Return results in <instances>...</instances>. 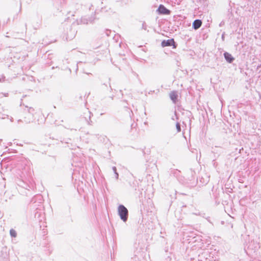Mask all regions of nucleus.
Returning <instances> with one entry per match:
<instances>
[{"label":"nucleus","instance_id":"f257e3e1","mask_svg":"<svg viewBox=\"0 0 261 261\" xmlns=\"http://www.w3.org/2000/svg\"><path fill=\"white\" fill-rule=\"evenodd\" d=\"M118 213L121 219L126 222L127 219L128 211L127 208L123 205H120L118 207Z\"/></svg>","mask_w":261,"mask_h":261},{"label":"nucleus","instance_id":"f03ea898","mask_svg":"<svg viewBox=\"0 0 261 261\" xmlns=\"http://www.w3.org/2000/svg\"><path fill=\"white\" fill-rule=\"evenodd\" d=\"M158 12L159 13L161 14H166L168 15L170 14V11L166 9L163 5H160L159 8L158 9Z\"/></svg>","mask_w":261,"mask_h":261},{"label":"nucleus","instance_id":"7ed1b4c3","mask_svg":"<svg viewBox=\"0 0 261 261\" xmlns=\"http://www.w3.org/2000/svg\"><path fill=\"white\" fill-rule=\"evenodd\" d=\"M174 44V41L173 39H169L167 40H164L162 42V46L163 47L165 46H169L173 45Z\"/></svg>","mask_w":261,"mask_h":261},{"label":"nucleus","instance_id":"20e7f679","mask_svg":"<svg viewBox=\"0 0 261 261\" xmlns=\"http://www.w3.org/2000/svg\"><path fill=\"white\" fill-rule=\"evenodd\" d=\"M224 56L225 60L228 63H230L234 60V58L232 57L231 55L228 53H225L224 54Z\"/></svg>","mask_w":261,"mask_h":261},{"label":"nucleus","instance_id":"39448f33","mask_svg":"<svg viewBox=\"0 0 261 261\" xmlns=\"http://www.w3.org/2000/svg\"><path fill=\"white\" fill-rule=\"evenodd\" d=\"M202 24V22L201 20L197 19L195 20L193 23V27L194 29L197 30L199 29Z\"/></svg>","mask_w":261,"mask_h":261},{"label":"nucleus","instance_id":"423d86ee","mask_svg":"<svg viewBox=\"0 0 261 261\" xmlns=\"http://www.w3.org/2000/svg\"><path fill=\"white\" fill-rule=\"evenodd\" d=\"M178 97L177 92L176 91H172L170 93V97L171 99L174 102H175Z\"/></svg>","mask_w":261,"mask_h":261},{"label":"nucleus","instance_id":"0eeeda50","mask_svg":"<svg viewBox=\"0 0 261 261\" xmlns=\"http://www.w3.org/2000/svg\"><path fill=\"white\" fill-rule=\"evenodd\" d=\"M10 235L13 237H16V231L13 229H11L10 231Z\"/></svg>","mask_w":261,"mask_h":261},{"label":"nucleus","instance_id":"6e6552de","mask_svg":"<svg viewBox=\"0 0 261 261\" xmlns=\"http://www.w3.org/2000/svg\"><path fill=\"white\" fill-rule=\"evenodd\" d=\"M112 169H113V171L114 172V173H115V174L116 175V178L117 179L118 178V174L116 172V168L115 167H113L112 168Z\"/></svg>","mask_w":261,"mask_h":261},{"label":"nucleus","instance_id":"1a4fd4ad","mask_svg":"<svg viewBox=\"0 0 261 261\" xmlns=\"http://www.w3.org/2000/svg\"><path fill=\"white\" fill-rule=\"evenodd\" d=\"M176 129L178 132H179L180 131V125L178 123H177L176 124Z\"/></svg>","mask_w":261,"mask_h":261}]
</instances>
